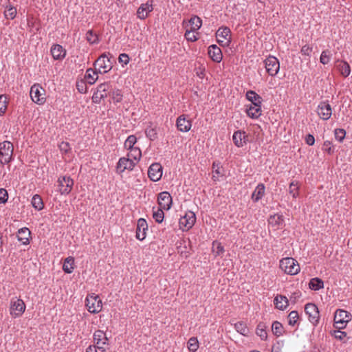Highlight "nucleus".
Here are the masks:
<instances>
[{
  "label": "nucleus",
  "mask_w": 352,
  "mask_h": 352,
  "mask_svg": "<svg viewBox=\"0 0 352 352\" xmlns=\"http://www.w3.org/2000/svg\"><path fill=\"white\" fill-rule=\"evenodd\" d=\"M118 59L120 63L124 65H127L130 60L129 55L124 53L120 54Z\"/></svg>",
  "instance_id": "58"
},
{
  "label": "nucleus",
  "mask_w": 352,
  "mask_h": 352,
  "mask_svg": "<svg viewBox=\"0 0 352 352\" xmlns=\"http://www.w3.org/2000/svg\"><path fill=\"white\" fill-rule=\"evenodd\" d=\"M195 214L192 211H188L186 213L185 216L179 219L180 227L186 230L190 229L195 225Z\"/></svg>",
  "instance_id": "11"
},
{
  "label": "nucleus",
  "mask_w": 352,
  "mask_h": 352,
  "mask_svg": "<svg viewBox=\"0 0 352 352\" xmlns=\"http://www.w3.org/2000/svg\"><path fill=\"white\" fill-rule=\"evenodd\" d=\"M127 155L133 160L139 161L142 156V153L138 147H135L129 150V153Z\"/></svg>",
  "instance_id": "42"
},
{
  "label": "nucleus",
  "mask_w": 352,
  "mask_h": 352,
  "mask_svg": "<svg viewBox=\"0 0 352 352\" xmlns=\"http://www.w3.org/2000/svg\"><path fill=\"white\" fill-rule=\"evenodd\" d=\"M16 14V9L14 6L10 5L6 7L4 11L5 17L8 19H14Z\"/></svg>",
  "instance_id": "41"
},
{
  "label": "nucleus",
  "mask_w": 352,
  "mask_h": 352,
  "mask_svg": "<svg viewBox=\"0 0 352 352\" xmlns=\"http://www.w3.org/2000/svg\"><path fill=\"white\" fill-rule=\"evenodd\" d=\"M212 252L216 256H219L224 252V248L220 242L214 241L212 243Z\"/></svg>",
  "instance_id": "45"
},
{
  "label": "nucleus",
  "mask_w": 352,
  "mask_h": 352,
  "mask_svg": "<svg viewBox=\"0 0 352 352\" xmlns=\"http://www.w3.org/2000/svg\"><path fill=\"white\" fill-rule=\"evenodd\" d=\"M280 268L285 273L290 275L297 274L300 272V266L298 261L292 257L282 258L280 261Z\"/></svg>",
  "instance_id": "2"
},
{
  "label": "nucleus",
  "mask_w": 352,
  "mask_h": 352,
  "mask_svg": "<svg viewBox=\"0 0 352 352\" xmlns=\"http://www.w3.org/2000/svg\"><path fill=\"white\" fill-rule=\"evenodd\" d=\"M305 142L308 145L312 146L315 143V138L312 135L308 134L305 138Z\"/></svg>",
  "instance_id": "64"
},
{
  "label": "nucleus",
  "mask_w": 352,
  "mask_h": 352,
  "mask_svg": "<svg viewBox=\"0 0 352 352\" xmlns=\"http://www.w3.org/2000/svg\"><path fill=\"white\" fill-rule=\"evenodd\" d=\"M153 10V1H147L142 3L137 10V16L140 19H145L148 16V14Z\"/></svg>",
  "instance_id": "18"
},
{
  "label": "nucleus",
  "mask_w": 352,
  "mask_h": 352,
  "mask_svg": "<svg viewBox=\"0 0 352 352\" xmlns=\"http://www.w3.org/2000/svg\"><path fill=\"white\" fill-rule=\"evenodd\" d=\"M135 163L130 157H121L116 166L117 172L122 173L125 170H131L135 167Z\"/></svg>",
  "instance_id": "13"
},
{
  "label": "nucleus",
  "mask_w": 352,
  "mask_h": 352,
  "mask_svg": "<svg viewBox=\"0 0 352 352\" xmlns=\"http://www.w3.org/2000/svg\"><path fill=\"white\" fill-rule=\"evenodd\" d=\"M107 84H101L98 87L97 90L94 91L92 96V101L94 103H100L101 100L107 96L105 93Z\"/></svg>",
  "instance_id": "22"
},
{
  "label": "nucleus",
  "mask_w": 352,
  "mask_h": 352,
  "mask_svg": "<svg viewBox=\"0 0 352 352\" xmlns=\"http://www.w3.org/2000/svg\"><path fill=\"white\" fill-rule=\"evenodd\" d=\"M299 319L298 311H292L288 315V324L291 326H294Z\"/></svg>",
  "instance_id": "46"
},
{
  "label": "nucleus",
  "mask_w": 352,
  "mask_h": 352,
  "mask_svg": "<svg viewBox=\"0 0 352 352\" xmlns=\"http://www.w3.org/2000/svg\"><path fill=\"white\" fill-rule=\"evenodd\" d=\"M334 336L336 338L341 340L346 336V333L344 331L338 330L334 331Z\"/></svg>",
  "instance_id": "61"
},
{
  "label": "nucleus",
  "mask_w": 352,
  "mask_h": 352,
  "mask_svg": "<svg viewBox=\"0 0 352 352\" xmlns=\"http://www.w3.org/2000/svg\"><path fill=\"white\" fill-rule=\"evenodd\" d=\"M317 112L321 119L327 120L332 114L331 105L327 102H321L318 105Z\"/></svg>",
  "instance_id": "16"
},
{
  "label": "nucleus",
  "mask_w": 352,
  "mask_h": 352,
  "mask_svg": "<svg viewBox=\"0 0 352 352\" xmlns=\"http://www.w3.org/2000/svg\"><path fill=\"white\" fill-rule=\"evenodd\" d=\"M346 135V131L343 129H336L335 130V138L339 142H342Z\"/></svg>",
  "instance_id": "51"
},
{
  "label": "nucleus",
  "mask_w": 352,
  "mask_h": 352,
  "mask_svg": "<svg viewBox=\"0 0 352 352\" xmlns=\"http://www.w3.org/2000/svg\"><path fill=\"white\" fill-rule=\"evenodd\" d=\"M309 287L312 290H319L324 287V283L321 278H313L310 280Z\"/></svg>",
  "instance_id": "35"
},
{
  "label": "nucleus",
  "mask_w": 352,
  "mask_h": 352,
  "mask_svg": "<svg viewBox=\"0 0 352 352\" xmlns=\"http://www.w3.org/2000/svg\"><path fill=\"white\" fill-rule=\"evenodd\" d=\"M305 311L308 316L310 322L314 326H316L320 319V313L317 306L314 303H307L305 307Z\"/></svg>",
  "instance_id": "7"
},
{
  "label": "nucleus",
  "mask_w": 352,
  "mask_h": 352,
  "mask_svg": "<svg viewBox=\"0 0 352 352\" xmlns=\"http://www.w3.org/2000/svg\"><path fill=\"white\" fill-rule=\"evenodd\" d=\"M283 342H277L272 346V352H283Z\"/></svg>",
  "instance_id": "55"
},
{
  "label": "nucleus",
  "mask_w": 352,
  "mask_h": 352,
  "mask_svg": "<svg viewBox=\"0 0 352 352\" xmlns=\"http://www.w3.org/2000/svg\"><path fill=\"white\" fill-rule=\"evenodd\" d=\"M13 144L10 141L0 143V163L2 165L10 163L12 160Z\"/></svg>",
  "instance_id": "3"
},
{
  "label": "nucleus",
  "mask_w": 352,
  "mask_h": 352,
  "mask_svg": "<svg viewBox=\"0 0 352 352\" xmlns=\"http://www.w3.org/2000/svg\"><path fill=\"white\" fill-rule=\"evenodd\" d=\"M331 143L329 141H325L323 144V150L329 154H332L334 152V148L331 146Z\"/></svg>",
  "instance_id": "56"
},
{
  "label": "nucleus",
  "mask_w": 352,
  "mask_h": 352,
  "mask_svg": "<svg viewBox=\"0 0 352 352\" xmlns=\"http://www.w3.org/2000/svg\"><path fill=\"white\" fill-rule=\"evenodd\" d=\"M265 186L263 184H259L252 195V199L254 202L260 200L265 194Z\"/></svg>",
  "instance_id": "31"
},
{
  "label": "nucleus",
  "mask_w": 352,
  "mask_h": 352,
  "mask_svg": "<svg viewBox=\"0 0 352 352\" xmlns=\"http://www.w3.org/2000/svg\"><path fill=\"white\" fill-rule=\"evenodd\" d=\"M256 334L261 338L262 340H266L267 338V333L266 331V325L263 322H260L256 329Z\"/></svg>",
  "instance_id": "36"
},
{
  "label": "nucleus",
  "mask_w": 352,
  "mask_h": 352,
  "mask_svg": "<svg viewBox=\"0 0 352 352\" xmlns=\"http://www.w3.org/2000/svg\"><path fill=\"white\" fill-rule=\"evenodd\" d=\"M163 210L164 209L160 207L156 211L153 212V217L157 223H162L164 220V213Z\"/></svg>",
  "instance_id": "47"
},
{
  "label": "nucleus",
  "mask_w": 352,
  "mask_h": 352,
  "mask_svg": "<svg viewBox=\"0 0 352 352\" xmlns=\"http://www.w3.org/2000/svg\"><path fill=\"white\" fill-rule=\"evenodd\" d=\"M300 52L303 55L310 56L312 52V47L308 45H305L302 47Z\"/></svg>",
  "instance_id": "57"
},
{
  "label": "nucleus",
  "mask_w": 352,
  "mask_h": 352,
  "mask_svg": "<svg viewBox=\"0 0 352 352\" xmlns=\"http://www.w3.org/2000/svg\"><path fill=\"white\" fill-rule=\"evenodd\" d=\"M208 54L211 59L216 63H220L223 58L221 50L216 45L209 46Z\"/></svg>",
  "instance_id": "19"
},
{
  "label": "nucleus",
  "mask_w": 352,
  "mask_h": 352,
  "mask_svg": "<svg viewBox=\"0 0 352 352\" xmlns=\"http://www.w3.org/2000/svg\"><path fill=\"white\" fill-rule=\"evenodd\" d=\"M235 329L237 332L243 336H248L249 333V329L246 324L243 322H238L234 324Z\"/></svg>",
  "instance_id": "40"
},
{
  "label": "nucleus",
  "mask_w": 352,
  "mask_h": 352,
  "mask_svg": "<svg viewBox=\"0 0 352 352\" xmlns=\"http://www.w3.org/2000/svg\"><path fill=\"white\" fill-rule=\"evenodd\" d=\"M137 138L135 135H129L124 142V147L128 150L135 148L134 144L136 143Z\"/></svg>",
  "instance_id": "48"
},
{
  "label": "nucleus",
  "mask_w": 352,
  "mask_h": 352,
  "mask_svg": "<svg viewBox=\"0 0 352 352\" xmlns=\"http://www.w3.org/2000/svg\"><path fill=\"white\" fill-rule=\"evenodd\" d=\"M32 205L37 210H41L44 207V204L41 197L38 195H34L32 199Z\"/></svg>",
  "instance_id": "38"
},
{
  "label": "nucleus",
  "mask_w": 352,
  "mask_h": 352,
  "mask_svg": "<svg viewBox=\"0 0 352 352\" xmlns=\"http://www.w3.org/2000/svg\"><path fill=\"white\" fill-rule=\"evenodd\" d=\"M112 99L114 102H120L122 100V94L121 90L117 89L112 92Z\"/></svg>",
  "instance_id": "52"
},
{
  "label": "nucleus",
  "mask_w": 352,
  "mask_h": 352,
  "mask_svg": "<svg viewBox=\"0 0 352 352\" xmlns=\"http://www.w3.org/2000/svg\"><path fill=\"white\" fill-rule=\"evenodd\" d=\"M98 42V38L96 34H94L91 30H89V43L94 44Z\"/></svg>",
  "instance_id": "62"
},
{
  "label": "nucleus",
  "mask_w": 352,
  "mask_h": 352,
  "mask_svg": "<svg viewBox=\"0 0 352 352\" xmlns=\"http://www.w3.org/2000/svg\"><path fill=\"white\" fill-rule=\"evenodd\" d=\"M8 199V194L6 189L0 188V203L5 204Z\"/></svg>",
  "instance_id": "54"
},
{
  "label": "nucleus",
  "mask_w": 352,
  "mask_h": 352,
  "mask_svg": "<svg viewBox=\"0 0 352 352\" xmlns=\"http://www.w3.org/2000/svg\"><path fill=\"white\" fill-rule=\"evenodd\" d=\"M268 223L274 228V230L280 229L284 223L283 216L279 214L271 215L268 219Z\"/></svg>",
  "instance_id": "21"
},
{
  "label": "nucleus",
  "mask_w": 352,
  "mask_h": 352,
  "mask_svg": "<svg viewBox=\"0 0 352 352\" xmlns=\"http://www.w3.org/2000/svg\"><path fill=\"white\" fill-rule=\"evenodd\" d=\"M7 109V98L4 95L0 96V116L5 113Z\"/></svg>",
  "instance_id": "49"
},
{
  "label": "nucleus",
  "mask_w": 352,
  "mask_h": 352,
  "mask_svg": "<svg viewBox=\"0 0 352 352\" xmlns=\"http://www.w3.org/2000/svg\"><path fill=\"white\" fill-rule=\"evenodd\" d=\"M299 187L300 186L297 181H293L289 184V192L294 199L298 197L299 195Z\"/></svg>",
  "instance_id": "39"
},
{
  "label": "nucleus",
  "mask_w": 352,
  "mask_h": 352,
  "mask_svg": "<svg viewBox=\"0 0 352 352\" xmlns=\"http://www.w3.org/2000/svg\"><path fill=\"white\" fill-rule=\"evenodd\" d=\"M25 310V305L23 300L17 297L12 298L10 300V312L12 317L21 316Z\"/></svg>",
  "instance_id": "5"
},
{
  "label": "nucleus",
  "mask_w": 352,
  "mask_h": 352,
  "mask_svg": "<svg viewBox=\"0 0 352 352\" xmlns=\"http://www.w3.org/2000/svg\"><path fill=\"white\" fill-rule=\"evenodd\" d=\"M351 315L343 309H338L334 315V321H345L348 322L351 320Z\"/></svg>",
  "instance_id": "29"
},
{
  "label": "nucleus",
  "mask_w": 352,
  "mask_h": 352,
  "mask_svg": "<svg viewBox=\"0 0 352 352\" xmlns=\"http://www.w3.org/2000/svg\"><path fill=\"white\" fill-rule=\"evenodd\" d=\"M195 33V32L186 29L184 36L188 41L195 42L198 39V37Z\"/></svg>",
  "instance_id": "50"
},
{
  "label": "nucleus",
  "mask_w": 352,
  "mask_h": 352,
  "mask_svg": "<svg viewBox=\"0 0 352 352\" xmlns=\"http://www.w3.org/2000/svg\"><path fill=\"white\" fill-rule=\"evenodd\" d=\"M336 67L343 76L347 77L350 74L351 68L347 62L338 60L336 61Z\"/></svg>",
  "instance_id": "28"
},
{
  "label": "nucleus",
  "mask_w": 352,
  "mask_h": 352,
  "mask_svg": "<svg viewBox=\"0 0 352 352\" xmlns=\"http://www.w3.org/2000/svg\"><path fill=\"white\" fill-rule=\"evenodd\" d=\"M146 137L151 140L154 141L157 139V133L156 128H152L151 126L145 129Z\"/></svg>",
  "instance_id": "44"
},
{
  "label": "nucleus",
  "mask_w": 352,
  "mask_h": 352,
  "mask_svg": "<svg viewBox=\"0 0 352 352\" xmlns=\"http://www.w3.org/2000/svg\"><path fill=\"white\" fill-rule=\"evenodd\" d=\"M246 112L249 117L256 119L261 115V104H250L247 108Z\"/></svg>",
  "instance_id": "26"
},
{
  "label": "nucleus",
  "mask_w": 352,
  "mask_h": 352,
  "mask_svg": "<svg viewBox=\"0 0 352 352\" xmlns=\"http://www.w3.org/2000/svg\"><path fill=\"white\" fill-rule=\"evenodd\" d=\"M219 164L220 163L218 162L217 163L216 162H214L213 164H212V169H213V172L217 175H221V176H223V175L221 173V172L220 171V166H219Z\"/></svg>",
  "instance_id": "60"
},
{
  "label": "nucleus",
  "mask_w": 352,
  "mask_h": 352,
  "mask_svg": "<svg viewBox=\"0 0 352 352\" xmlns=\"http://www.w3.org/2000/svg\"><path fill=\"white\" fill-rule=\"evenodd\" d=\"M59 148L61 151H63L65 153H67L70 150V146H69V143L65 142H62L59 144Z\"/></svg>",
  "instance_id": "59"
},
{
  "label": "nucleus",
  "mask_w": 352,
  "mask_h": 352,
  "mask_svg": "<svg viewBox=\"0 0 352 352\" xmlns=\"http://www.w3.org/2000/svg\"><path fill=\"white\" fill-rule=\"evenodd\" d=\"M247 99L252 102L251 104H261L263 98L254 91L250 90L246 93Z\"/></svg>",
  "instance_id": "30"
},
{
  "label": "nucleus",
  "mask_w": 352,
  "mask_h": 352,
  "mask_svg": "<svg viewBox=\"0 0 352 352\" xmlns=\"http://www.w3.org/2000/svg\"><path fill=\"white\" fill-rule=\"evenodd\" d=\"M74 258L72 256L66 258L63 265V270L67 273L70 274L73 272L74 267Z\"/></svg>",
  "instance_id": "34"
},
{
  "label": "nucleus",
  "mask_w": 352,
  "mask_h": 352,
  "mask_svg": "<svg viewBox=\"0 0 352 352\" xmlns=\"http://www.w3.org/2000/svg\"><path fill=\"white\" fill-rule=\"evenodd\" d=\"M87 78H88V69L85 71L84 79L78 80L76 82V88L78 91L81 94H85L87 91Z\"/></svg>",
  "instance_id": "32"
},
{
  "label": "nucleus",
  "mask_w": 352,
  "mask_h": 352,
  "mask_svg": "<svg viewBox=\"0 0 352 352\" xmlns=\"http://www.w3.org/2000/svg\"><path fill=\"white\" fill-rule=\"evenodd\" d=\"M264 62L266 71L268 74L272 76H276L280 69V63L278 60L275 56H270L265 60Z\"/></svg>",
  "instance_id": "8"
},
{
  "label": "nucleus",
  "mask_w": 352,
  "mask_h": 352,
  "mask_svg": "<svg viewBox=\"0 0 352 352\" xmlns=\"http://www.w3.org/2000/svg\"><path fill=\"white\" fill-rule=\"evenodd\" d=\"M148 230V224L146 221L140 218L138 219L136 228V238L140 241H143L146 236V232Z\"/></svg>",
  "instance_id": "14"
},
{
  "label": "nucleus",
  "mask_w": 352,
  "mask_h": 352,
  "mask_svg": "<svg viewBox=\"0 0 352 352\" xmlns=\"http://www.w3.org/2000/svg\"><path fill=\"white\" fill-rule=\"evenodd\" d=\"M274 303L276 308L280 310H285L289 305L288 299L283 295H277L274 300Z\"/></svg>",
  "instance_id": "27"
},
{
  "label": "nucleus",
  "mask_w": 352,
  "mask_h": 352,
  "mask_svg": "<svg viewBox=\"0 0 352 352\" xmlns=\"http://www.w3.org/2000/svg\"><path fill=\"white\" fill-rule=\"evenodd\" d=\"M199 342L197 338L192 337L188 340V349L190 352H195L198 349Z\"/></svg>",
  "instance_id": "43"
},
{
  "label": "nucleus",
  "mask_w": 352,
  "mask_h": 352,
  "mask_svg": "<svg viewBox=\"0 0 352 352\" xmlns=\"http://www.w3.org/2000/svg\"><path fill=\"white\" fill-rule=\"evenodd\" d=\"M346 323L347 322L345 321H340V322L334 321V327L336 329H338V330H340V329H344L346 327Z\"/></svg>",
  "instance_id": "63"
},
{
  "label": "nucleus",
  "mask_w": 352,
  "mask_h": 352,
  "mask_svg": "<svg viewBox=\"0 0 352 352\" xmlns=\"http://www.w3.org/2000/svg\"><path fill=\"white\" fill-rule=\"evenodd\" d=\"M320 60V63L323 65L327 64L330 60V52L329 50L323 51L321 54Z\"/></svg>",
  "instance_id": "53"
},
{
  "label": "nucleus",
  "mask_w": 352,
  "mask_h": 352,
  "mask_svg": "<svg viewBox=\"0 0 352 352\" xmlns=\"http://www.w3.org/2000/svg\"><path fill=\"white\" fill-rule=\"evenodd\" d=\"M232 140L237 147H242L248 142V135L245 131H236L233 134Z\"/></svg>",
  "instance_id": "20"
},
{
  "label": "nucleus",
  "mask_w": 352,
  "mask_h": 352,
  "mask_svg": "<svg viewBox=\"0 0 352 352\" xmlns=\"http://www.w3.org/2000/svg\"><path fill=\"white\" fill-rule=\"evenodd\" d=\"M89 297L92 298L91 305H89V313H99L102 309V302L98 296H94L89 294Z\"/></svg>",
  "instance_id": "23"
},
{
  "label": "nucleus",
  "mask_w": 352,
  "mask_h": 352,
  "mask_svg": "<svg viewBox=\"0 0 352 352\" xmlns=\"http://www.w3.org/2000/svg\"><path fill=\"white\" fill-rule=\"evenodd\" d=\"M176 126L179 131L188 132L190 130L192 122L190 120L186 118V115H181L177 119Z\"/></svg>",
  "instance_id": "17"
},
{
  "label": "nucleus",
  "mask_w": 352,
  "mask_h": 352,
  "mask_svg": "<svg viewBox=\"0 0 352 352\" xmlns=\"http://www.w3.org/2000/svg\"><path fill=\"white\" fill-rule=\"evenodd\" d=\"M111 68V63L110 60L105 56H100L94 63V69L89 68V72L93 71L94 75L89 74V85L94 84L98 78V74H104L109 71Z\"/></svg>",
  "instance_id": "1"
},
{
  "label": "nucleus",
  "mask_w": 352,
  "mask_h": 352,
  "mask_svg": "<svg viewBox=\"0 0 352 352\" xmlns=\"http://www.w3.org/2000/svg\"><path fill=\"white\" fill-rule=\"evenodd\" d=\"M188 23L190 25V28L188 30L192 32H196L201 27L202 21L199 16H194L188 21Z\"/></svg>",
  "instance_id": "33"
},
{
  "label": "nucleus",
  "mask_w": 352,
  "mask_h": 352,
  "mask_svg": "<svg viewBox=\"0 0 352 352\" xmlns=\"http://www.w3.org/2000/svg\"><path fill=\"white\" fill-rule=\"evenodd\" d=\"M148 176L151 181L157 182L162 176V166L160 163L152 164L148 170Z\"/></svg>",
  "instance_id": "12"
},
{
  "label": "nucleus",
  "mask_w": 352,
  "mask_h": 352,
  "mask_svg": "<svg viewBox=\"0 0 352 352\" xmlns=\"http://www.w3.org/2000/svg\"><path fill=\"white\" fill-rule=\"evenodd\" d=\"M60 192L63 195H67L70 192L74 185L73 179L70 177H60L58 179Z\"/></svg>",
  "instance_id": "10"
},
{
  "label": "nucleus",
  "mask_w": 352,
  "mask_h": 352,
  "mask_svg": "<svg viewBox=\"0 0 352 352\" xmlns=\"http://www.w3.org/2000/svg\"><path fill=\"white\" fill-rule=\"evenodd\" d=\"M108 338L106 336V333L103 331L98 330L96 331L94 334V345H89V352H96V348L102 349L104 351L105 346L108 345Z\"/></svg>",
  "instance_id": "4"
},
{
  "label": "nucleus",
  "mask_w": 352,
  "mask_h": 352,
  "mask_svg": "<svg viewBox=\"0 0 352 352\" xmlns=\"http://www.w3.org/2000/svg\"><path fill=\"white\" fill-rule=\"evenodd\" d=\"M31 232L28 228H22L18 230L17 239L21 241L23 245L30 243Z\"/></svg>",
  "instance_id": "24"
},
{
  "label": "nucleus",
  "mask_w": 352,
  "mask_h": 352,
  "mask_svg": "<svg viewBox=\"0 0 352 352\" xmlns=\"http://www.w3.org/2000/svg\"><path fill=\"white\" fill-rule=\"evenodd\" d=\"M157 202L160 208L169 210L172 204V197L166 191L162 192L158 195Z\"/></svg>",
  "instance_id": "15"
},
{
  "label": "nucleus",
  "mask_w": 352,
  "mask_h": 352,
  "mask_svg": "<svg viewBox=\"0 0 352 352\" xmlns=\"http://www.w3.org/2000/svg\"><path fill=\"white\" fill-rule=\"evenodd\" d=\"M51 54L55 60H61L65 57L66 51L61 45L55 44L51 47Z\"/></svg>",
  "instance_id": "25"
},
{
  "label": "nucleus",
  "mask_w": 352,
  "mask_h": 352,
  "mask_svg": "<svg viewBox=\"0 0 352 352\" xmlns=\"http://www.w3.org/2000/svg\"><path fill=\"white\" fill-rule=\"evenodd\" d=\"M30 97L36 104H42L45 102V89L38 84H34L30 89Z\"/></svg>",
  "instance_id": "6"
},
{
  "label": "nucleus",
  "mask_w": 352,
  "mask_h": 352,
  "mask_svg": "<svg viewBox=\"0 0 352 352\" xmlns=\"http://www.w3.org/2000/svg\"><path fill=\"white\" fill-rule=\"evenodd\" d=\"M217 41L221 45H228L231 41V31L228 27H221L217 31Z\"/></svg>",
  "instance_id": "9"
},
{
  "label": "nucleus",
  "mask_w": 352,
  "mask_h": 352,
  "mask_svg": "<svg viewBox=\"0 0 352 352\" xmlns=\"http://www.w3.org/2000/svg\"><path fill=\"white\" fill-rule=\"evenodd\" d=\"M272 331L276 337H280L284 332L283 324L278 321H274L272 325Z\"/></svg>",
  "instance_id": "37"
}]
</instances>
